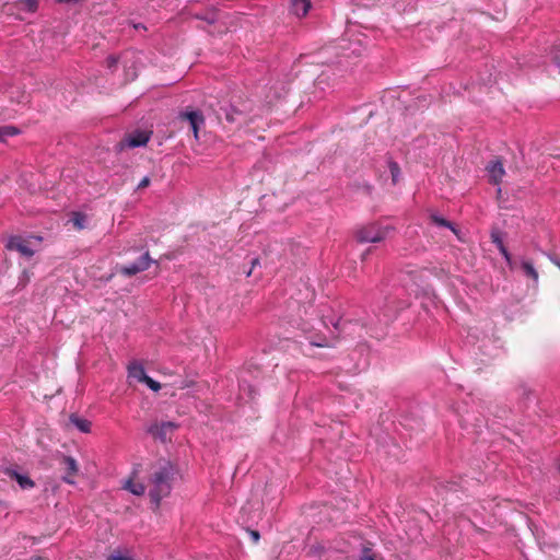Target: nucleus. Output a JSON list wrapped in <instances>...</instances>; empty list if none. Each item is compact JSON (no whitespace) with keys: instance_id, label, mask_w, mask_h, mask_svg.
I'll return each mask as SVG.
<instances>
[{"instance_id":"26","label":"nucleus","mask_w":560,"mask_h":560,"mask_svg":"<svg viewBox=\"0 0 560 560\" xmlns=\"http://www.w3.org/2000/svg\"><path fill=\"white\" fill-rule=\"evenodd\" d=\"M499 252L503 256V258L506 261L508 266L511 269H513L515 262L513 261L512 256H511L510 252L508 250V248L506 247H502L501 249H499Z\"/></svg>"},{"instance_id":"24","label":"nucleus","mask_w":560,"mask_h":560,"mask_svg":"<svg viewBox=\"0 0 560 560\" xmlns=\"http://www.w3.org/2000/svg\"><path fill=\"white\" fill-rule=\"evenodd\" d=\"M107 560H135V559L128 551L125 553L117 551V552H114L110 556H108Z\"/></svg>"},{"instance_id":"2","label":"nucleus","mask_w":560,"mask_h":560,"mask_svg":"<svg viewBox=\"0 0 560 560\" xmlns=\"http://www.w3.org/2000/svg\"><path fill=\"white\" fill-rule=\"evenodd\" d=\"M393 228L382 226L377 223H370L355 231V238L359 243H378L384 241Z\"/></svg>"},{"instance_id":"23","label":"nucleus","mask_w":560,"mask_h":560,"mask_svg":"<svg viewBox=\"0 0 560 560\" xmlns=\"http://www.w3.org/2000/svg\"><path fill=\"white\" fill-rule=\"evenodd\" d=\"M20 3L23 5V9L28 12H35L38 8L37 0H20Z\"/></svg>"},{"instance_id":"14","label":"nucleus","mask_w":560,"mask_h":560,"mask_svg":"<svg viewBox=\"0 0 560 560\" xmlns=\"http://www.w3.org/2000/svg\"><path fill=\"white\" fill-rule=\"evenodd\" d=\"M128 375L132 378H136L139 382H143V380L147 377V373L144 371L143 365L140 362H131L128 365Z\"/></svg>"},{"instance_id":"11","label":"nucleus","mask_w":560,"mask_h":560,"mask_svg":"<svg viewBox=\"0 0 560 560\" xmlns=\"http://www.w3.org/2000/svg\"><path fill=\"white\" fill-rule=\"evenodd\" d=\"M487 171L490 182L494 185H499L505 174L504 167L499 160L491 161L487 165Z\"/></svg>"},{"instance_id":"17","label":"nucleus","mask_w":560,"mask_h":560,"mask_svg":"<svg viewBox=\"0 0 560 560\" xmlns=\"http://www.w3.org/2000/svg\"><path fill=\"white\" fill-rule=\"evenodd\" d=\"M20 133V130L14 126H1L0 127V141H5L9 137H13Z\"/></svg>"},{"instance_id":"20","label":"nucleus","mask_w":560,"mask_h":560,"mask_svg":"<svg viewBox=\"0 0 560 560\" xmlns=\"http://www.w3.org/2000/svg\"><path fill=\"white\" fill-rule=\"evenodd\" d=\"M85 215L81 212H73L72 223L78 230L85 228Z\"/></svg>"},{"instance_id":"13","label":"nucleus","mask_w":560,"mask_h":560,"mask_svg":"<svg viewBox=\"0 0 560 560\" xmlns=\"http://www.w3.org/2000/svg\"><path fill=\"white\" fill-rule=\"evenodd\" d=\"M520 266H521V269L524 273L525 277L532 279L534 281V283H538V271L535 269L533 262L530 260H527V259H521V262H520Z\"/></svg>"},{"instance_id":"10","label":"nucleus","mask_w":560,"mask_h":560,"mask_svg":"<svg viewBox=\"0 0 560 560\" xmlns=\"http://www.w3.org/2000/svg\"><path fill=\"white\" fill-rule=\"evenodd\" d=\"M150 140V135L145 131L136 130L129 133L125 142L129 148H139L145 145Z\"/></svg>"},{"instance_id":"38","label":"nucleus","mask_w":560,"mask_h":560,"mask_svg":"<svg viewBox=\"0 0 560 560\" xmlns=\"http://www.w3.org/2000/svg\"><path fill=\"white\" fill-rule=\"evenodd\" d=\"M371 249H366V252L363 254L362 258L364 259L366 255L370 253Z\"/></svg>"},{"instance_id":"33","label":"nucleus","mask_w":560,"mask_h":560,"mask_svg":"<svg viewBox=\"0 0 560 560\" xmlns=\"http://www.w3.org/2000/svg\"><path fill=\"white\" fill-rule=\"evenodd\" d=\"M249 535L253 539L254 542H258L259 541V538H260V535L257 530H249Z\"/></svg>"},{"instance_id":"32","label":"nucleus","mask_w":560,"mask_h":560,"mask_svg":"<svg viewBox=\"0 0 560 560\" xmlns=\"http://www.w3.org/2000/svg\"><path fill=\"white\" fill-rule=\"evenodd\" d=\"M547 256L560 269V258L551 254H547Z\"/></svg>"},{"instance_id":"31","label":"nucleus","mask_w":560,"mask_h":560,"mask_svg":"<svg viewBox=\"0 0 560 560\" xmlns=\"http://www.w3.org/2000/svg\"><path fill=\"white\" fill-rule=\"evenodd\" d=\"M150 185V178L148 176L143 177L140 183L138 184V189L145 188Z\"/></svg>"},{"instance_id":"28","label":"nucleus","mask_w":560,"mask_h":560,"mask_svg":"<svg viewBox=\"0 0 560 560\" xmlns=\"http://www.w3.org/2000/svg\"><path fill=\"white\" fill-rule=\"evenodd\" d=\"M240 112L235 108V107H231L228 112H226V115H225V118L228 121H235V115H238Z\"/></svg>"},{"instance_id":"25","label":"nucleus","mask_w":560,"mask_h":560,"mask_svg":"<svg viewBox=\"0 0 560 560\" xmlns=\"http://www.w3.org/2000/svg\"><path fill=\"white\" fill-rule=\"evenodd\" d=\"M142 383H144L153 392H159L161 389V384L148 375Z\"/></svg>"},{"instance_id":"4","label":"nucleus","mask_w":560,"mask_h":560,"mask_svg":"<svg viewBox=\"0 0 560 560\" xmlns=\"http://www.w3.org/2000/svg\"><path fill=\"white\" fill-rule=\"evenodd\" d=\"M152 262L154 261L150 257L149 252H145L137 261L122 266L120 268V273L127 277L135 276L148 270Z\"/></svg>"},{"instance_id":"36","label":"nucleus","mask_w":560,"mask_h":560,"mask_svg":"<svg viewBox=\"0 0 560 560\" xmlns=\"http://www.w3.org/2000/svg\"><path fill=\"white\" fill-rule=\"evenodd\" d=\"M257 264H259L258 258H254V259L252 260V265H253V267L257 266Z\"/></svg>"},{"instance_id":"39","label":"nucleus","mask_w":560,"mask_h":560,"mask_svg":"<svg viewBox=\"0 0 560 560\" xmlns=\"http://www.w3.org/2000/svg\"><path fill=\"white\" fill-rule=\"evenodd\" d=\"M34 560H43L40 557H36Z\"/></svg>"},{"instance_id":"8","label":"nucleus","mask_w":560,"mask_h":560,"mask_svg":"<svg viewBox=\"0 0 560 560\" xmlns=\"http://www.w3.org/2000/svg\"><path fill=\"white\" fill-rule=\"evenodd\" d=\"M7 248L10 250H16L27 258H31L35 253L34 249L28 246L27 242L21 236L10 237L7 244Z\"/></svg>"},{"instance_id":"37","label":"nucleus","mask_w":560,"mask_h":560,"mask_svg":"<svg viewBox=\"0 0 560 560\" xmlns=\"http://www.w3.org/2000/svg\"><path fill=\"white\" fill-rule=\"evenodd\" d=\"M318 324H319L320 326H324L326 329H328V327H327V325H326V323H325V322H319Z\"/></svg>"},{"instance_id":"12","label":"nucleus","mask_w":560,"mask_h":560,"mask_svg":"<svg viewBox=\"0 0 560 560\" xmlns=\"http://www.w3.org/2000/svg\"><path fill=\"white\" fill-rule=\"evenodd\" d=\"M311 8V0H290V12L300 19L306 16Z\"/></svg>"},{"instance_id":"19","label":"nucleus","mask_w":560,"mask_h":560,"mask_svg":"<svg viewBox=\"0 0 560 560\" xmlns=\"http://www.w3.org/2000/svg\"><path fill=\"white\" fill-rule=\"evenodd\" d=\"M491 242L497 246L498 249L505 247L503 243L502 232L498 229H493L490 233Z\"/></svg>"},{"instance_id":"18","label":"nucleus","mask_w":560,"mask_h":560,"mask_svg":"<svg viewBox=\"0 0 560 560\" xmlns=\"http://www.w3.org/2000/svg\"><path fill=\"white\" fill-rule=\"evenodd\" d=\"M431 219H432V221L436 225L450 229V230H452L453 232L456 233V229H455L454 224L451 221H448V220H446V219H444V218H442V217H440L438 214H432Z\"/></svg>"},{"instance_id":"9","label":"nucleus","mask_w":560,"mask_h":560,"mask_svg":"<svg viewBox=\"0 0 560 560\" xmlns=\"http://www.w3.org/2000/svg\"><path fill=\"white\" fill-rule=\"evenodd\" d=\"M3 472L9 478L14 479L23 490L33 489L35 487V482L27 475L20 474L15 468L7 467Z\"/></svg>"},{"instance_id":"27","label":"nucleus","mask_w":560,"mask_h":560,"mask_svg":"<svg viewBox=\"0 0 560 560\" xmlns=\"http://www.w3.org/2000/svg\"><path fill=\"white\" fill-rule=\"evenodd\" d=\"M360 560H376L371 548L363 547L360 555Z\"/></svg>"},{"instance_id":"16","label":"nucleus","mask_w":560,"mask_h":560,"mask_svg":"<svg viewBox=\"0 0 560 560\" xmlns=\"http://www.w3.org/2000/svg\"><path fill=\"white\" fill-rule=\"evenodd\" d=\"M124 488L136 495H142L145 492V487L143 483L133 482L131 479L126 481Z\"/></svg>"},{"instance_id":"35","label":"nucleus","mask_w":560,"mask_h":560,"mask_svg":"<svg viewBox=\"0 0 560 560\" xmlns=\"http://www.w3.org/2000/svg\"><path fill=\"white\" fill-rule=\"evenodd\" d=\"M332 326L335 327V329L339 330V326H340V319L336 320L335 323L331 322Z\"/></svg>"},{"instance_id":"5","label":"nucleus","mask_w":560,"mask_h":560,"mask_svg":"<svg viewBox=\"0 0 560 560\" xmlns=\"http://www.w3.org/2000/svg\"><path fill=\"white\" fill-rule=\"evenodd\" d=\"M178 118L180 120L188 121L190 129L192 130L194 137L196 140L199 138V130L202 126H205V117L202 113L198 109L195 110H185L178 114Z\"/></svg>"},{"instance_id":"7","label":"nucleus","mask_w":560,"mask_h":560,"mask_svg":"<svg viewBox=\"0 0 560 560\" xmlns=\"http://www.w3.org/2000/svg\"><path fill=\"white\" fill-rule=\"evenodd\" d=\"M60 464L63 466L66 471L61 477L62 481L68 485H74L73 477L79 472L77 460L72 456L61 455Z\"/></svg>"},{"instance_id":"30","label":"nucleus","mask_w":560,"mask_h":560,"mask_svg":"<svg viewBox=\"0 0 560 560\" xmlns=\"http://www.w3.org/2000/svg\"><path fill=\"white\" fill-rule=\"evenodd\" d=\"M117 62H118L117 57H115V56H113V55H110V56H108V57L106 58V66H107V68H109V69L115 68V67L117 66Z\"/></svg>"},{"instance_id":"1","label":"nucleus","mask_w":560,"mask_h":560,"mask_svg":"<svg viewBox=\"0 0 560 560\" xmlns=\"http://www.w3.org/2000/svg\"><path fill=\"white\" fill-rule=\"evenodd\" d=\"M175 474V466L171 462H164L151 475L150 483L152 488L149 491V495L156 508L162 499L171 493Z\"/></svg>"},{"instance_id":"3","label":"nucleus","mask_w":560,"mask_h":560,"mask_svg":"<svg viewBox=\"0 0 560 560\" xmlns=\"http://www.w3.org/2000/svg\"><path fill=\"white\" fill-rule=\"evenodd\" d=\"M302 330L311 347H334L336 336L328 337L320 329L303 324Z\"/></svg>"},{"instance_id":"6","label":"nucleus","mask_w":560,"mask_h":560,"mask_svg":"<svg viewBox=\"0 0 560 560\" xmlns=\"http://www.w3.org/2000/svg\"><path fill=\"white\" fill-rule=\"evenodd\" d=\"M178 428V424L173 421H165L162 423H154L148 428V433L153 438L166 442L170 440V434Z\"/></svg>"},{"instance_id":"22","label":"nucleus","mask_w":560,"mask_h":560,"mask_svg":"<svg viewBox=\"0 0 560 560\" xmlns=\"http://www.w3.org/2000/svg\"><path fill=\"white\" fill-rule=\"evenodd\" d=\"M551 59L560 71V42L553 46L551 50Z\"/></svg>"},{"instance_id":"29","label":"nucleus","mask_w":560,"mask_h":560,"mask_svg":"<svg viewBox=\"0 0 560 560\" xmlns=\"http://www.w3.org/2000/svg\"><path fill=\"white\" fill-rule=\"evenodd\" d=\"M196 18L203 20V21L208 22L209 24H212L217 21L215 13H211L210 15H207V16L197 14Z\"/></svg>"},{"instance_id":"34","label":"nucleus","mask_w":560,"mask_h":560,"mask_svg":"<svg viewBox=\"0 0 560 560\" xmlns=\"http://www.w3.org/2000/svg\"><path fill=\"white\" fill-rule=\"evenodd\" d=\"M383 317L385 320H389L393 317V311L392 310H384Z\"/></svg>"},{"instance_id":"15","label":"nucleus","mask_w":560,"mask_h":560,"mask_svg":"<svg viewBox=\"0 0 560 560\" xmlns=\"http://www.w3.org/2000/svg\"><path fill=\"white\" fill-rule=\"evenodd\" d=\"M70 422L83 433H89L91 431V422L86 419L80 418L75 415L70 416Z\"/></svg>"},{"instance_id":"21","label":"nucleus","mask_w":560,"mask_h":560,"mask_svg":"<svg viewBox=\"0 0 560 560\" xmlns=\"http://www.w3.org/2000/svg\"><path fill=\"white\" fill-rule=\"evenodd\" d=\"M388 166H389V171H390V175H392V180L394 184H397L399 176H400V167L394 161H390Z\"/></svg>"}]
</instances>
